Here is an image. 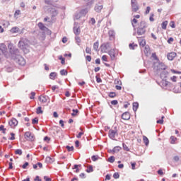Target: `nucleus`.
I'll list each match as a JSON object with an SVG mask.
<instances>
[{"label": "nucleus", "mask_w": 181, "mask_h": 181, "mask_svg": "<svg viewBox=\"0 0 181 181\" xmlns=\"http://www.w3.org/2000/svg\"><path fill=\"white\" fill-rule=\"evenodd\" d=\"M18 47L23 50L24 53H28V47H29V40L28 38H21L18 42Z\"/></svg>", "instance_id": "f257e3e1"}, {"label": "nucleus", "mask_w": 181, "mask_h": 181, "mask_svg": "<svg viewBox=\"0 0 181 181\" xmlns=\"http://www.w3.org/2000/svg\"><path fill=\"white\" fill-rule=\"evenodd\" d=\"M147 28H148V25H146V22L141 21L139 27L137 28L138 36H145V33H146Z\"/></svg>", "instance_id": "f03ea898"}, {"label": "nucleus", "mask_w": 181, "mask_h": 181, "mask_svg": "<svg viewBox=\"0 0 181 181\" xmlns=\"http://www.w3.org/2000/svg\"><path fill=\"white\" fill-rule=\"evenodd\" d=\"M9 52L13 59H16L18 56H21L19 53V49L15 47H11L9 48Z\"/></svg>", "instance_id": "7ed1b4c3"}, {"label": "nucleus", "mask_w": 181, "mask_h": 181, "mask_svg": "<svg viewBox=\"0 0 181 181\" xmlns=\"http://www.w3.org/2000/svg\"><path fill=\"white\" fill-rule=\"evenodd\" d=\"M0 54H4L6 59L9 57V53L8 52V48L5 44L0 45Z\"/></svg>", "instance_id": "20e7f679"}, {"label": "nucleus", "mask_w": 181, "mask_h": 181, "mask_svg": "<svg viewBox=\"0 0 181 181\" xmlns=\"http://www.w3.org/2000/svg\"><path fill=\"white\" fill-rule=\"evenodd\" d=\"M108 136L110 139L115 141V136H118V129H117V127H115V129L109 130Z\"/></svg>", "instance_id": "39448f33"}, {"label": "nucleus", "mask_w": 181, "mask_h": 181, "mask_svg": "<svg viewBox=\"0 0 181 181\" xmlns=\"http://www.w3.org/2000/svg\"><path fill=\"white\" fill-rule=\"evenodd\" d=\"M101 52L103 53H108V49H111V44L110 42H105L100 46Z\"/></svg>", "instance_id": "423d86ee"}, {"label": "nucleus", "mask_w": 181, "mask_h": 181, "mask_svg": "<svg viewBox=\"0 0 181 181\" xmlns=\"http://www.w3.org/2000/svg\"><path fill=\"white\" fill-rule=\"evenodd\" d=\"M13 60H15L16 63H18L19 66H25V64H26V61H25V58H23L21 55L16 57Z\"/></svg>", "instance_id": "0eeeda50"}, {"label": "nucleus", "mask_w": 181, "mask_h": 181, "mask_svg": "<svg viewBox=\"0 0 181 181\" xmlns=\"http://www.w3.org/2000/svg\"><path fill=\"white\" fill-rule=\"evenodd\" d=\"M131 6L132 12H138L139 11V6L136 0H131Z\"/></svg>", "instance_id": "6e6552de"}, {"label": "nucleus", "mask_w": 181, "mask_h": 181, "mask_svg": "<svg viewBox=\"0 0 181 181\" xmlns=\"http://www.w3.org/2000/svg\"><path fill=\"white\" fill-rule=\"evenodd\" d=\"M24 136L27 141H30L31 142L35 141V134H32L30 132H26L24 134Z\"/></svg>", "instance_id": "1a4fd4ad"}, {"label": "nucleus", "mask_w": 181, "mask_h": 181, "mask_svg": "<svg viewBox=\"0 0 181 181\" xmlns=\"http://www.w3.org/2000/svg\"><path fill=\"white\" fill-rule=\"evenodd\" d=\"M103 2H104V1H99L98 3H97L95 5L94 11H96L97 13H100L101 11H103Z\"/></svg>", "instance_id": "9d476101"}, {"label": "nucleus", "mask_w": 181, "mask_h": 181, "mask_svg": "<svg viewBox=\"0 0 181 181\" xmlns=\"http://www.w3.org/2000/svg\"><path fill=\"white\" fill-rule=\"evenodd\" d=\"M117 53H118V51L115 48L111 49L107 52V54H109L111 60H115V54H117Z\"/></svg>", "instance_id": "9b49d317"}, {"label": "nucleus", "mask_w": 181, "mask_h": 181, "mask_svg": "<svg viewBox=\"0 0 181 181\" xmlns=\"http://www.w3.org/2000/svg\"><path fill=\"white\" fill-rule=\"evenodd\" d=\"M38 100L42 102V104H46L47 102L50 103V98L47 95H40L38 98Z\"/></svg>", "instance_id": "f8f14e48"}, {"label": "nucleus", "mask_w": 181, "mask_h": 181, "mask_svg": "<svg viewBox=\"0 0 181 181\" xmlns=\"http://www.w3.org/2000/svg\"><path fill=\"white\" fill-rule=\"evenodd\" d=\"M4 70L5 71H7V73H12V71L15 70V66H13V64L9 63L5 66Z\"/></svg>", "instance_id": "ddd939ff"}, {"label": "nucleus", "mask_w": 181, "mask_h": 181, "mask_svg": "<svg viewBox=\"0 0 181 181\" xmlns=\"http://www.w3.org/2000/svg\"><path fill=\"white\" fill-rule=\"evenodd\" d=\"M8 124L10 125V127H11V128H13V127H16V125H18V120L15 118H12L8 122Z\"/></svg>", "instance_id": "4468645a"}, {"label": "nucleus", "mask_w": 181, "mask_h": 181, "mask_svg": "<svg viewBox=\"0 0 181 181\" xmlns=\"http://www.w3.org/2000/svg\"><path fill=\"white\" fill-rule=\"evenodd\" d=\"M122 119H124V121H129L131 119V115H129V112H125L122 115Z\"/></svg>", "instance_id": "2eb2a0df"}, {"label": "nucleus", "mask_w": 181, "mask_h": 181, "mask_svg": "<svg viewBox=\"0 0 181 181\" xmlns=\"http://www.w3.org/2000/svg\"><path fill=\"white\" fill-rule=\"evenodd\" d=\"M175 56H177L176 52H173L168 53L167 55V57H168V60L172 61V60H173V59H175Z\"/></svg>", "instance_id": "dca6fc26"}, {"label": "nucleus", "mask_w": 181, "mask_h": 181, "mask_svg": "<svg viewBox=\"0 0 181 181\" xmlns=\"http://www.w3.org/2000/svg\"><path fill=\"white\" fill-rule=\"evenodd\" d=\"M161 83L163 87H166L167 88L168 87H172V83L166 80H163Z\"/></svg>", "instance_id": "f3484780"}, {"label": "nucleus", "mask_w": 181, "mask_h": 181, "mask_svg": "<svg viewBox=\"0 0 181 181\" xmlns=\"http://www.w3.org/2000/svg\"><path fill=\"white\" fill-rule=\"evenodd\" d=\"M108 35L110 36V40H114L115 37V32H114L112 30H110L108 32Z\"/></svg>", "instance_id": "a211bd4d"}, {"label": "nucleus", "mask_w": 181, "mask_h": 181, "mask_svg": "<svg viewBox=\"0 0 181 181\" xmlns=\"http://www.w3.org/2000/svg\"><path fill=\"white\" fill-rule=\"evenodd\" d=\"M81 30H80V27L74 26V33L76 35V36H78L80 35Z\"/></svg>", "instance_id": "6ab92c4d"}, {"label": "nucleus", "mask_w": 181, "mask_h": 181, "mask_svg": "<svg viewBox=\"0 0 181 181\" xmlns=\"http://www.w3.org/2000/svg\"><path fill=\"white\" fill-rule=\"evenodd\" d=\"M138 108H139V103H138V102H134L133 103V111L134 112H136Z\"/></svg>", "instance_id": "aec40b11"}, {"label": "nucleus", "mask_w": 181, "mask_h": 181, "mask_svg": "<svg viewBox=\"0 0 181 181\" xmlns=\"http://www.w3.org/2000/svg\"><path fill=\"white\" fill-rule=\"evenodd\" d=\"M38 28L40 29V30H46V29H47L43 23H38Z\"/></svg>", "instance_id": "412c9836"}, {"label": "nucleus", "mask_w": 181, "mask_h": 181, "mask_svg": "<svg viewBox=\"0 0 181 181\" xmlns=\"http://www.w3.org/2000/svg\"><path fill=\"white\" fill-rule=\"evenodd\" d=\"M81 13V15L82 16H84L85 15H87L88 13V8H83L79 11Z\"/></svg>", "instance_id": "4be33fe9"}, {"label": "nucleus", "mask_w": 181, "mask_h": 181, "mask_svg": "<svg viewBox=\"0 0 181 181\" xmlns=\"http://www.w3.org/2000/svg\"><path fill=\"white\" fill-rule=\"evenodd\" d=\"M45 160L47 163H53L54 162V160L50 156L46 157Z\"/></svg>", "instance_id": "5701e85b"}, {"label": "nucleus", "mask_w": 181, "mask_h": 181, "mask_svg": "<svg viewBox=\"0 0 181 181\" xmlns=\"http://www.w3.org/2000/svg\"><path fill=\"white\" fill-rule=\"evenodd\" d=\"M170 140V144H172V145H175V144H176V141H177V138H176L175 136H171Z\"/></svg>", "instance_id": "b1692460"}, {"label": "nucleus", "mask_w": 181, "mask_h": 181, "mask_svg": "<svg viewBox=\"0 0 181 181\" xmlns=\"http://www.w3.org/2000/svg\"><path fill=\"white\" fill-rule=\"evenodd\" d=\"M143 141H144L146 146H148L149 145V139L146 136H143Z\"/></svg>", "instance_id": "393cba45"}, {"label": "nucleus", "mask_w": 181, "mask_h": 181, "mask_svg": "<svg viewBox=\"0 0 181 181\" xmlns=\"http://www.w3.org/2000/svg\"><path fill=\"white\" fill-rule=\"evenodd\" d=\"M11 33H18L19 32V28L18 27H13L11 29Z\"/></svg>", "instance_id": "a878e982"}, {"label": "nucleus", "mask_w": 181, "mask_h": 181, "mask_svg": "<svg viewBox=\"0 0 181 181\" xmlns=\"http://www.w3.org/2000/svg\"><path fill=\"white\" fill-rule=\"evenodd\" d=\"M80 18H83L82 14L79 12H76L75 13V19H76V21H78V19H80Z\"/></svg>", "instance_id": "bb28decb"}, {"label": "nucleus", "mask_w": 181, "mask_h": 181, "mask_svg": "<svg viewBox=\"0 0 181 181\" xmlns=\"http://www.w3.org/2000/svg\"><path fill=\"white\" fill-rule=\"evenodd\" d=\"M107 162H110V163H114V162H115V157H114V156H111L108 158Z\"/></svg>", "instance_id": "cd10ccee"}, {"label": "nucleus", "mask_w": 181, "mask_h": 181, "mask_svg": "<svg viewBox=\"0 0 181 181\" xmlns=\"http://www.w3.org/2000/svg\"><path fill=\"white\" fill-rule=\"evenodd\" d=\"M75 40H76V45H78V46H80V43H81V39L80 38V37L76 35L75 37Z\"/></svg>", "instance_id": "c85d7f7f"}, {"label": "nucleus", "mask_w": 181, "mask_h": 181, "mask_svg": "<svg viewBox=\"0 0 181 181\" xmlns=\"http://www.w3.org/2000/svg\"><path fill=\"white\" fill-rule=\"evenodd\" d=\"M98 46H99V42L98 41H96L93 44V49L95 50V52H98Z\"/></svg>", "instance_id": "c756f323"}, {"label": "nucleus", "mask_w": 181, "mask_h": 181, "mask_svg": "<svg viewBox=\"0 0 181 181\" xmlns=\"http://www.w3.org/2000/svg\"><path fill=\"white\" fill-rule=\"evenodd\" d=\"M56 76H57V74L56 72H52L49 74V78H51V80H54V78H56Z\"/></svg>", "instance_id": "7c9ffc66"}, {"label": "nucleus", "mask_w": 181, "mask_h": 181, "mask_svg": "<svg viewBox=\"0 0 181 181\" xmlns=\"http://www.w3.org/2000/svg\"><path fill=\"white\" fill-rule=\"evenodd\" d=\"M80 166H81V165L75 164L72 169H76V170H75L76 173H78V172H80V169H78V167H80Z\"/></svg>", "instance_id": "2f4dec72"}, {"label": "nucleus", "mask_w": 181, "mask_h": 181, "mask_svg": "<svg viewBox=\"0 0 181 181\" xmlns=\"http://www.w3.org/2000/svg\"><path fill=\"white\" fill-rule=\"evenodd\" d=\"M167 26H168V21H164V22L162 23V24H161V28H162V29H163L164 30H165Z\"/></svg>", "instance_id": "473e14b6"}, {"label": "nucleus", "mask_w": 181, "mask_h": 181, "mask_svg": "<svg viewBox=\"0 0 181 181\" xmlns=\"http://www.w3.org/2000/svg\"><path fill=\"white\" fill-rule=\"evenodd\" d=\"M32 124L33 125H36L37 124H39V119L37 117H35L32 119Z\"/></svg>", "instance_id": "72a5a7b5"}, {"label": "nucleus", "mask_w": 181, "mask_h": 181, "mask_svg": "<svg viewBox=\"0 0 181 181\" xmlns=\"http://www.w3.org/2000/svg\"><path fill=\"white\" fill-rule=\"evenodd\" d=\"M36 114L40 115V114H43V110H42V107H38L36 109Z\"/></svg>", "instance_id": "f704fd0d"}, {"label": "nucleus", "mask_w": 181, "mask_h": 181, "mask_svg": "<svg viewBox=\"0 0 181 181\" xmlns=\"http://www.w3.org/2000/svg\"><path fill=\"white\" fill-rule=\"evenodd\" d=\"M52 9V18H54V16H57L59 12H57V10H54L53 8Z\"/></svg>", "instance_id": "c9c22d12"}, {"label": "nucleus", "mask_w": 181, "mask_h": 181, "mask_svg": "<svg viewBox=\"0 0 181 181\" xmlns=\"http://www.w3.org/2000/svg\"><path fill=\"white\" fill-rule=\"evenodd\" d=\"M68 73L69 72L67 71V70L65 69H62L60 71L61 76H67Z\"/></svg>", "instance_id": "e433bc0d"}, {"label": "nucleus", "mask_w": 181, "mask_h": 181, "mask_svg": "<svg viewBox=\"0 0 181 181\" xmlns=\"http://www.w3.org/2000/svg\"><path fill=\"white\" fill-rule=\"evenodd\" d=\"M72 111H73V113H71L72 117H76V115L78 114V110L77 109H73Z\"/></svg>", "instance_id": "4c0bfd02"}, {"label": "nucleus", "mask_w": 181, "mask_h": 181, "mask_svg": "<svg viewBox=\"0 0 181 181\" xmlns=\"http://www.w3.org/2000/svg\"><path fill=\"white\" fill-rule=\"evenodd\" d=\"M119 149H121V147L119 146H115L112 150V152H114V153H115V152H119Z\"/></svg>", "instance_id": "58836bf2"}, {"label": "nucleus", "mask_w": 181, "mask_h": 181, "mask_svg": "<svg viewBox=\"0 0 181 181\" xmlns=\"http://www.w3.org/2000/svg\"><path fill=\"white\" fill-rule=\"evenodd\" d=\"M87 173H91V172H94V169H93V165H90L86 170Z\"/></svg>", "instance_id": "ea45409f"}, {"label": "nucleus", "mask_w": 181, "mask_h": 181, "mask_svg": "<svg viewBox=\"0 0 181 181\" xmlns=\"http://www.w3.org/2000/svg\"><path fill=\"white\" fill-rule=\"evenodd\" d=\"M108 95L110 98H115V97H117V93L115 92H110Z\"/></svg>", "instance_id": "a19ab883"}, {"label": "nucleus", "mask_w": 181, "mask_h": 181, "mask_svg": "<svg viewBox=\"0 0 181 181\" xmlns=\"http://www.w3.org/2000/svg\"><path fill=\"white\" fill-rule=\"evenodd\" d=\"M129 48L132 49V50H135V47H138V45H134L132 43H130L129 45Z\"/></svg>", "instance_id": "79ce46f5"}, {"label": "nucleus", "mask_w": 181, "mask_h": 181, "mask_svg": "<svg viewBox=\"0 0 181 181\" xmlns=\"http://www.w3.org/2000/svg\"><path fill=\"white\" fill-rule=\"evenodd\" d=\"M59 59L61 60V63L62 64H64L66 63V59H64V57H63V56H59Z\"/></svg>", "instance_id": "37998d69"}, {"label": "nucleus", "mask_w": 181, "mask_h": 181, "mask_svg": "<svg viewBox=\"0 0 181 181\" xmlns=\"http://www.w3.org/2000/svg\"><path fill=\"white\" fill-rule=\"evenodd\" d=\"M122 146H123L124 151H126L127 152H129V148H128V146H127V144L123 143Z\"/></svg>", "instance_id": "c03bdc74"}, {"label": "nucleus", "mask_w": 181, "mask_h": 181, "mask_svg": "<svg viewBox=\"0 0 181 181\" xmlns=\"http://www.w3.org/2000/svg\"><path fill=\"white\" fill-rule=\"evenodd\" d=\"M66 148L68 152H72V151H74V147L73 146H66Z\"/></svg>", "instance_id": "a18cd8bd"}, {"label": "nucleus", "mask_w": 181, "mask_h": 181, "mask_svg": "<svg viewBox=\"0 0 181 181\" xmlns=\"http://www.w3.org/2000/svg\"><path fill=\"white\" fill-rule=\"evenodd\" d=\"M139 45L142 47H144V46L146 45V41H145V40H142L141 41L139 42Z\"/></svg>", "instance_id": "49530a36"}, {"label": "nucleus", "mask_w": 181, "mask_h": 181, "mask_svg": "<svg viewBox=\"0 0 181 181\" xmlns=\"http://www.w3.org/2000/svg\"><path fill=\"white\" fill-rule=\"evenodd\" d=\"M15 153L16 155H22L23 152H22V149H16L15 151Z\"/></svg>", "instance_id": "de8ad7c7"}, {"label": "nucleus", "mask_w": 181, "mask_h": 181, "mask_svg": "<svg viewBox=\"0 0 181 181\" xmlns=\"http://www.w3.org/2000/svg\"><path fill=\"white\" fill-rule=\"evenodd\" d=\"M35 95H36V93L35 92H31L30 99V100H35Z\"/></svg>", "instance_id": "09e8293b"}, {"label": "nucleus", "mask_w": 181, "mask_h": 181, "mask_svg": "<svg viewBox=\"0 0 181 181\" xmlns=\"http://www.w3.org/2000/svg\"><path fill=\"white\" fill-rule=\"evenodd\" d=\"M86 53H87L88 54H91V48L86 47Z\"/></svg>", "instance_id": "8fccbe9b"}, {"label": "nucleus", "mask_w": 181, "mask_h": 181, "mask_svg": "<svg viewBox=\"0 0 181 181\" xmlns=\"http://www.w3.org/2000/svg\"><path fill=\"white\" fill-rule=\"evenodd\" d=\"M165 118V116H162V117H161V119H158V120H157V124H163V119Z\"/></svg>", "instance_id": "3c124183"}, {"label": "nucleus", "mask_w": 181, "mask_h": 181, "mask_svg": "<svg viewBox=\"0 0 181 181\" xmlns=\"http://www.w3.org/2000/svg\"><path fill=\"white\" fill-rule=\"evenodd\" d=\"M113 177H114V179H119V173H115L113 174Z\"/></svg>", "instance_id": "603ef678"}, {"label": "nucleus", "mask_w": 181, "mask_h": 181, "mask_svg": "<svg viewBox=\"0 0 181 181\" xmlns=\"http://www.w3.org/2000/svg\"><path fill=\"white\" fill-rule=\"evenodd\" d=\"M10 135L11 136V137H10L8 139H10V141H15V134L11 133Z\"/></svg>", "instance_id": "864d4df0"}, {"label": "nucleus", "mask_w": 181, "mask_h": 181, "mask_svg": "<svg viewBox=\"0 0 181 181\" xmlns=\"http://www.w3.org/2000/svg\"><path fill=\"white\" fill-rule=\"evenodd\" d=\"M170 28H172L173 29H175V28H176V25H175V21H171L170 23Z\"/></svg>", "instance_id": "5fc2aeb1"}, {"label": "nucleus", "mask_w": 181, "mask_h": 181, "mask_svg": "<svg viewBox=\"0 0 181 181\" xmlns=\"http://www.w3.org/2000/svg\"><path fill=\"white\" fill-rule=\"evenodd\" d=\"M95 78H96L97 83H103V80L101 79V78H100V76H96Z\"/></svg>", "instance_id": "6e6d98bb"}, {"label": "nucleus", "mask_w": 181, "mask_h": 181, "mask_svg": "<svg viewBox=\"0 0 181 181\" xmlns=\"http://www.w3.org/2000/svg\"><path fill=\"white\" fill-rule=\"evenodd\" d=\"M154 16H155V14H153V13L151 14L150 18H149L150 22H153V21H155V19L153 18Z\"/></svg>", "instance_id": "4d7b16f0"}, {"label": "nucleus", "mask_w": 181, "mask_h": 181, "mask_svg": "<svg viewBox=\"0 0 181 181\" xmlns=\"http://www.w3.org/2000/svg\"><path fill=\"white\" fill-rule=\"evenodd\" d=\"M91 159L93 162H95L96 160H98V157L97 156H93Z\"/></svg>", "instance_id": "13d9d810"}, {"label": "nucleus", "mask_w": 181, "mask_h": 181, "mask_svg": "<svg viewBox=\"0 0 181 181\" xmlns=\"http://www.w3.org/2000/svg\"><path fill=\"white\" fill-rule=\"evenodd\" d=\"M90 23H91V25H95V18H91L90 21Z\"/></svg>", "instance_id": "bf43d9fd"}, {"label": "nucleus", "mask_w": 181, "mask_h": 181, "mask_svg": "<svg viewBox=\"0 0 181 181\" xmlns=\"http://www.w3.org/2000/svg\"><path fill=\"white\" fill-rule=\"evenodd\" d=\"M28 166H29V163H28V162H25V163L22 165V168H23V169H26V168H28Z\"/></svg>", "instance_id": "052dcab7"}, {"label": "nucleus", "mask_w": 181, "mask_h": 181, "mask_svg": "<svg viewBox=\"0 0 181 181\" xmlns=\"http://www.w3.org/2000/svg\"><path fill=\"white\" fill-rule=\"evenodd\" d=\"M110 104H112V105H117V104H118V100H112L110 102Z\"/></svg>", "instance_id": "680f3d73"}, {"label": "nucleus", "mask_w": 181, "mask_h": 181, "mask_svg": "<svg viewBox=\"0 0 181 181\" xmlns=\"http://www.w3.org/2000/svg\"><path fill=\"white\" fill-rule=\"evenodd\" d=\"M19 15H21V10H16V11H15L14 16H19Z\"/></svg>", "instance_id": "e2e57ef3"}, {"label": "nucleus", "mask_w": 181, "mask_h": 181, "mask_svg": "<svg viewBox=\"0 0 181 181\" xmlns=\"http://www.w3.org/2000/svg\"><path fill=\"white\" fill-rule=\"evenodd\" d=\"M45 3L47 5H52V1H50V0H45Z\"/></svg>", "instance_id": "0e129e2a"}, {"label": "nucleus", "mask_w": 181, "mask_h": 181, "mask_svg": "<svg viewBox=\"0 0 181 181\" xmlns=\"http://www.w3.org/2000/svg\"><path fill=\"white\" fill-rule=\"evenodd\" d=\"M34 181H42V179H40V177L37 175L35 178L34 179Z\"/></svg>", "instance_id": "69168bd1"}, {"label": "nucleus", "mask_w": 181, "mask_h": 181, "mask_svg": "<svg viewBox=\"0 0 181 181\" xmlns=\"http://www.w3.org/2000/svg\"><path fill=\"white\" fill-rule=\"evenodd\" d=\"M44 180L45 181H52V178H49V177L47 176H44Z\"/></svg>", "instance_id": "338daca9"}, {"label": "nucleus", "mask_w": 181, "mask_h": 181, "mask_svg": "<svg viewBox=\"0 0 181 181\" xmlns=\"http://www.w3.org/2000/svg\"><path fill=\"white\" fill-rule=\"evenodd\" d=\"M87 62H91V56L87 55L86 57Z\"/></svg>", "instance_id": "774afa93"}]
</instances>
